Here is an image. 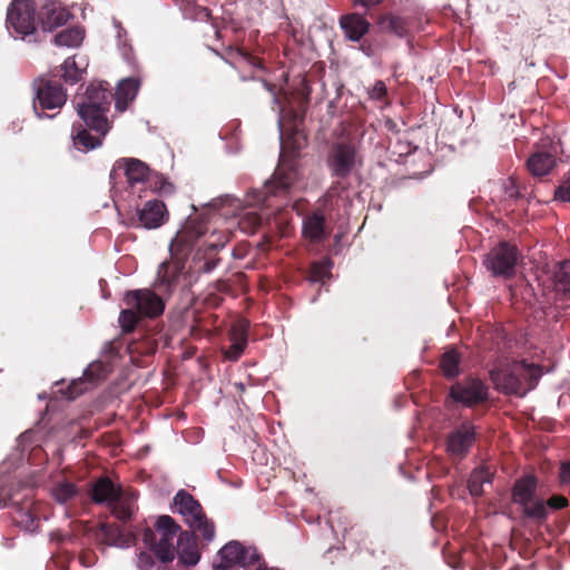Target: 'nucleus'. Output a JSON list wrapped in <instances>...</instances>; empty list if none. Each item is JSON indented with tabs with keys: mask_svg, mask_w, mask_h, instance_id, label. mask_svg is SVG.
<instances>
[{
	"mask_svg": "<svg viewBox=\"0 0 570 570\" xmlns=\"http://www.w3.org/2000/svg\"><path fill=\"white\" fill-rule=\"evenodd\" d=\"M204 236L205 238L198 245L193 263L198 272L210 273L219 263L218 252L225 247L228 242V235L225 232L213 229L208 234L207 225L197 218H188L183 229L178 230L176 237L171 240L169 250L171 257L164 261L157 272V282L170 289L175 286L184 272L185 264L177 257L179 252H184L191 245L194 239Z\"/></svg>",
	"mask_w": 570,
	"mask_h": 570,
	"instance_id": "1",
	"label": "nucleus"
},
{
	"mask_svg": "<svg viewBox=\"0 0 570 570\" xmlns=\"http://www.w3.org/2000/svg\"><path fill=\"white\" fill-rule=\"evenodd\" d=\"M298 176L296 161L281 154L279 164L272 179L266 181L264 191H259L254 200L248 199L247 206H243L239 199L226 196L213 199L206 205V208L216 210L219 217L237 218L239 228L244 233L250 234L265 219V215L257 212L254 203L263 204L271 195L286 194L298 180Z\"/></svg>",
	"mask_w": 570,
	"mask_h": 570,
	"instance_id": "2",
	"label": "nucleus"
},
{
	"mask_svg": "<svg viewBox=\"0 0 570 570\" xmlns=\"http://www.w3.org/2000/svg\"><path fill=\"white\" fill-rule=\"evenodd\" d=\"M111 88L106 81L91 82L83 101L77 102V111L83 122L105 136L109 131L107 111L111 102Z\"/></svg>",
	"mask_w": 570,
	"mask_h": 570,
	"instance_id": "3",
	"label": "nucleus"
},
{
	"mask_svg": "<svg viewBox=\"0 0 570 570\" xmlns=\"http://www.w3.org/2000/svg\"><path fill=\"white\" fill-rule=\"evenodd\" d=\"M541 375L542 371L539 366L524 361L513 362L504 368L491 371V379L498 390L518 396H524L533 390Z\"/></svg>",
	"mask_w": 570,
	"mask_h": 570,
	"instance_id": "4",
	"label": "nucleus"
},
{
	"mask_svg": "<svg viewBox=\"0 0 570 570\" xmlns=\"http://www.w3.org/2000/svg\"><path fill=\"white\" fill-rule=\"evenodd\" d=\"M90 495L95 503L106 504L121 521L129 520L137 510V493L130 489H122L108 478L98 479L92 484Z\"/></svg>",
	"mask_w": 570,
	"mask_h": 570,
	"instance_id": "5",
	"label": "nucleus"
},
{
	"mask_svg": "<svg viewBox=\"0 0 570 570\" xmlns=\"http://www.w3.org/2000/svg\"><path fill=\"white\" fill-rule=\"evenodd\" d=\"M174 508L186 524L209 543L215 539V524L203 511L200 503L187 491L179 490L174 497Z\"/></svg>",
	"mask_w": 570,
	"mask_h": 570,
	"instance_id": "6",
	"label": "nucleus"
},
{
	"mask_svg": "<svg viewBox=\"0 0 570 570\" xmlns=\"http://www.w3.org/2000/svg\"><path fill=\"white\" fill-rule=\"evenodd\" d=\"M264 563L256 548L229 541L218 551L214 567L216 570H261Z\"/></svg>",
	"mask_w": 570,
	"mask_h": 570,
	"instance_id": "7",
	"label": "nucleus"
},
{
	"mask_svg": "<svg viewBox=\"0 0 570 570\" xmlns=\"http://www.w3.org/2000/svg\"><path fill=\"white\" fill-rule=\"evenodd\" d=\"M35 98L32 108L38 118L45 110L60 109L67 100L62 86L55 80L40 78L33 82Z\"/></svg>",
	"mask_w": 570,
	"mask_h": 570,
	"instance_id": "8",
	"label": "nucleus"
},
{
	"mask_svg": "<svg viewBox=\"0 0 570 570\" xmlns=\"http://www.w3.org/2000/svg\"><path fill=\"white\" fill-rule=\"evenodd\" d=\"M7 29L16 38L23 39L36 30L35 3L31 0H14L7 11Z\"/></svg>",
	"mask_w": 570,
	"mask_h": 570,
	"instance_id": "9",
	"label": "nucleus"
},
{
	"mask_svg": "<svg viewBox=\"0 0 570 570\" xmlns=\"http://www.w3.org/2000/svg\"><path fill=\"white\" fill-rule=\"evenodd\" d=\"M518 249L508 243L494 247L484 258V264L495 276L509 277L514 273Z\"/></svg>",
	"mask_w": 570,
	"mask_h": 570,
	"instance_id": "10",
	"label": "nucleus"
},
{
	"mask_svg": "<svg viewBox=\"0 0 570 570\" xmlns=\"http://www.w3.org/2000/svg\"><path fill=\"white\" fill-rule=\"evenodd\" d=\"M155 527L160 535L154 546L156 556L161 562L173 561L175 558L174 541L180 527L169 515L159 517Z\"/></svg>",
	"mask_w": 570,
	"mask_h": 570,
	"instance_id": "11",
	"label": "nucleus"
},
{
	"mask_svg": "<svg viewBox=\"0 0 570 570\" xmlns=\"http://www.w3.org/2000/svg\"><path fill=\"white\" fill-rule=\"evenodd\" d=\"M168 218V212L165 204L160 200H148L136 214L129 218L130 227H142L155 229L160 227Z\"/></svg>",
	"mask_w": 570,
	"mask_h": 570,
	"instance_id": "12",
	"label": "nucleus"
},
{
	"mask_svg": "<svg viewBox=\"0 0 570 570\" xmlns=\"http://www.w3.org/2000/svg\"><path fill=\"white\" fill-rule=\"evenodd\" d=\"M357 163L355 148L345 142L333 145L327 158V165L333 176L347 177Z\"/></svg>",
	"mask_w": 570,
	"mask_h": 570,
	"instance_id": "13",
	"label": "nucleus"
},
{
	"mask_svg": "<svg viewBox=\"0 0 570 570\" xmlns=\"http://www.w3.org/2000/svg\"><path fill=\"white\" fill-rule=\"evenodd\" d=\"M127 306L135 307L137 313L144 317H156L164 312L163 299L150 289H136L126 293Z\"/></svg>",
	"mask_w": 570,
	"mask_h": 570,
	"instance_id": "14",
	"label": "nucleus"
},
{
	"mask_svg": "<svg viewBox=\"0 0 570 570\" xmlns=\"http://www.w3.org/2000/svg\"><path fill=\"white\" fill-rule=\"evenodd\" d=\"M110 371L111 367L106 362L95 361L90 363L83 371V377L72 381L68 386L67 391L65 392L66 397L68 400L76 399L88 389V384H96L101 380H105Z\"/></svg>",
	"mask_w": 570,
	"mask_h": 570,
	"instance_id": "15",
	"label": "nucleus"
},
{
	"mask_svg": "<svg viewBox=\"0 0 570 570\" xmlns=\"http://www.w3.org/2000/svg\"><path fill=\"white\" fill-rule=\"evenodd\" d=\"M451 397L466 406H473L488 399L485 385L476 379H468L451 387Z\"/></svg>",
	"mask_w": 570,
	"mask_h": 570,
	"instance_id": "16",
	"label": "nucleus"
},
{
	"mask_svg": "<svg viewBox=\"0 0 570 570\" xmlns=\"http://www.w3.org/2000/svg\"><path fill=\"white\" fill-rule=\"evenodd\" d=\"M475 440L474 426L464 423L453 431L446 442V451L452 458H463Z\"/></svg>",
	"mask_w": 570,
	"mask_h": 570,
	"instance_id": "17",
	"label": "nucleus"
},
{
	"mask_svg": "<svg viewBox=\"0 0 570 570\" xmlns=\"http://www.w3.org/2000/svg\"><path fill=\"white\" fill-rule=\"evenodd\" d=\"M70 18L69 12L55 0H46L39 12V23L43 31H52L53 29L65 24Z\"/></svg>",
	"mask_w": 570,
	"mask_h": 570,
	"instance_id": "18",
	"label": "nucleus"
},
{
	"mask_svg": "<svg viewBox=\"0 0 570 570\" xmlns=\"http://www.w3.org/2000/svg\"><path fill=\"white\" fill-rule=\"evenodd\" d=\"M122 169L130 186L149 181L150 169L144 161L136 158H121L116 161L110 176L117 170Z\"/></svg>",
	"mask_w": 570,
	"mask_h": 570,
	"instance_id": "19",
	"label": "nucleus"
},
{
	"mask_svg": "<svg viewBox=\"0 0 570 570\" xmlns=\"http://www.w3.org/2000/svg\"><path fill=\"white\" fill-rule=\"evenodd\" d=\"M249 323L245 318L236 321L230 328V346L224 352L229 361H237L247 345V331Z\"/></svg>",
	"mask_w": 570,
	"mask_h": 570,
	"instance_id": "20",
	"label": "nucleus"
},
{
	"mask_svg": "<svg viewBox=\"0 0 570 570\" xmlns=\"http://www.w3.org/2000/svg\"><path fill=\"white\" fill-rule=\"evenodd\" d=\"M177 553L179 561L187 567L196 566L199 562L200 553L194 531H184L179 534Z\"/></svg>",
	"mask_w": 570,
	"mask_h": 570,
	"instance_id": "21",
	"label": "nucleus"
},
{
	"mask_svg": "<svg viewBox=\"0 0 570 570\" xmlns=\"http://www.w3.org/2000/svg\"><path fill=\"white\" fill-rule=\"evenodd\" d=\"M345 37L354 42L360 41L370 30V22L361 14L347 13L340 19Z\"/></svg>",
	"mask_w": 570,
	"mask_h": 570,
	"instance_id": "22",
	"label": "nucleus"
},
{
	"mask_svg": "<svg viewBox=\"0 0 570 570\" xmlns=\"http://www.w3.org/2000/svg\"><path fill=\"white\" fill-rule=\"evenodd\" d=\"M140 88L138 78L129 77L121 79L115 92V107L119 112H124L128 105L136 98Z\"/></svg>",
	"mask_w": 570,
	"mask_h": 570,
	"instance_id": "23",
	"label": "nucleus"
},
{
	"mask_svg": "<svg viewBox=\"0 0 570 570\" xmlns=\"http://www.w3.org/2000/svg\"><path fill=\"white\" fill-rule=\"evenodd\" d=\"M557 158L551 151H537L527 161L528 170L535 177L548 175L554 167Z\"/></svg>",
	"mask_w": 570,
	"mask_h": 570,
	"instance_id": "24",
	"label": "nucleus"
},
{
	"mask_svg": "<svg viewBox=\"0 0 570 570\" xmlns=\"http://www.w3.org/2000/svg\"><path fill=\"white\" fill-rule=\"evenodd\" d=\"M303 236L313 242L321 243L326 238L325 218L321 213H313L303 220Z\"/></svg>",
	"mask_w": 570,
	"mask_h": 570,
	"instance_id": "25",
	"label": "nucleus"
},
{
	"mask_svg": "<svg viewBox=\"0 0 570 570\" xmlns=\"http://www.w3.org/2000/svg\"><path fill=\"white\" fill-rule=\"evenodd\" d=\"M50 494L57 503L67 504L78 497L79 489L72 481L66 478H58L50 487Z\"/></svg>",
	"mask_w": 570,
	"mask_h": 570,
	"instance_id": "26",
	"label": "nucleus"
},
{
	"mask_svg": "<svg viewBox=\"0 0 570 570\" xmlns=\"http://www.w3.org/2000/svg\"><path fill=\"white\" fill-rule=\"evenodd\" d=\"M377 26L382 32L392 33L400 38L405 37L407 33L406 18L392 12L379 16Z\"/></svg>",
	"mask_w": 570,
	"mask_h": 570,
	"instance_id": "27",
	"label": "nucleus"
},
{
	"mask_svg": "<svg viewBox=\"0 0 570 570\" xmlns=\"http://www.w3.org/2000/svg\"><path fill=\"white\" fill-rule=\"evenodd\" d=\"M102 541L110 547L127 549L135 542V537L131 533H126L117 527L102 524L101 525Z\"/></svg>",
	"mask_w": 570,
	"mask_h": 570,
	"instance_id": "28",
	"label": "nucleus"
},
{
	"mask_svg": "<svg viewBox=\"0 0 570 570\" xmlns=\"http://www.w3.org/2000/svg\"><path fill=\"white\" fill-rule=\"evenodd\" d=\"M71 140L75 149L81 153H88L101 146L102 139L95 137L81 126H73L71 130Z\"/></svg>",
	"mask_w": 570,
	"mask_h": 570,
	"instance_id": "29",
	"label": "nucleus"
},
{
	"mask_svg": "<svg viewBox=\"0 0 570 570\" xmlns=\"http://www.w3.org/2000/svg\"><path fill=\"white\" fill-rule=\"evenodd\" d=\"M537 479L533 475H527L518 480L513 487L512 500L517 504L527 503L537 497Z\"/></svg>",
	"mask_w": 570,
	"mask_h": 570,
	"instance_id": "30",
	"label": "nucleus"
},
{
	"mask_svg": "<svg viewBox=\"0 0 570 570\" xmlns=\"http://www.w3.org/2000/svg\"><path fill=\"white\" fill-rule=\"evenodd\" d=\"M83 37V30L79 27H73L56 35L53 41L59 47L76 48L81 45Z\"/></svg>",
	"mask_w": 570,
	"mask_h": 570,
	"instance_id": "31",
	"label": "nucleus"
},
{
	"mask_svg": "<svg viewBox=\"0 0 570 570\" xmlns=\"http://www.w3.org/2000/svg\"><path fill=\"white\" fill-rule=\"evenodd\" d=\"M492 474L484 468L475 469L468 481L470 494L479 497L483 493V484L491 483Z\"/></svg>",
	"mask_w": 570,
	"mask_h": 570,
	"instance_id": "32",
	"label": "nucleus"
},
{
	"mask_svg": "<svg viewBox=\"0 0 570 570\" xmlns=\"http://www.w3.org/2000/svg\"><path fill=\"white\" fill-rule=\"evenodd\" d=\"M524 515L535 521H543L547 518L548 510L546 502L539 497H534L527 503L520 504Z\"/></svg>",
	"mask_w": 570,
	"mask_h": 570,
	"instance_id": "33",
	"label": "nucleus"
},
{
	"mask_svg": "<svg viewBox=\"0 0 570 570\" xmlns=\"http://www.w3.org/2000/svg\"><path fill=\"white\" fill-rule=\"evenodd\" d=\"M554 287L557 292L570 296V262H562L554 273Z\"/></svg>",
	"mask_w": 570,
	"mask_h": 570,
	"instance_id": "34",
	"label": "nucleus"
},
{
	"mask_svg": "<svg viewBox=\"0 0 570 570\" xmlns=\"http://www.w3.org/2000/svg\"><path fill=\"white\" fill-rule=\"evenodd\" d=\"M459 355L455 351L444 353L441 360V368L445 376L453 377L459 374Z\"/></svg>",
	"mask_w": 570,
	"mask_h": 570,
	"instance_id": "35",
	"label": "nucleus"
},
{
	"mask_svg": "<svg viewBox=\"0 0 570 570\" xmlns=\"http://www.w3.org/2000/svg\"><path fill=\"white\" fill-rule=\"evenodd\" d=\"M61 77L66 82L76 83L80 79L81 69L78 67L75 57L67 58L61 65Z\"/></svg>",
	"mask_w": 570,
	"mask_h": 570,
	"instance_id": "36",
	"label": "nucleus"
},
{
	"mask_svg": "<svg viewBox=\"0 0 570 570\" xmlns=\"http://www.w3.org/2000/svg\"><path fill=\"white\" fill-rule=\"evenodd\" d=\"M140 317L135 307L128 306L126 309L121 311L118 321L124 332H131Z\"/></svg>",
	"mask_w": 570,
	"mask_h": 570,
	"instance_id": "37",
	"label": "nucleus"
},
{
	"mask_svg": "<svg viewBox=\"0 0 570 570\" xmlns=\"http://www.w3.org/2000/svg\"><path fill=\"white\" fill-rule=\"evenodd\" d=\"M332 265L333 264L330 259H324L322 262L314 263L311 269V282H324L325 278L331 276Z\"/></svg>",
	"mask_w": 570,
	"mask_h": 570,
	"instance_id": "38",
	"label": "nucleus"
},
{
	"mask_svg": "<svg viewBox=\"0 0 570 570\" xmlns=\"http://www.w3.org/2000/svg\"><path fill=\"white\" fill-rule=\"evenodd\" d=\"M233 59H234L235 65H239V63L244 62L254 68L261 67L259 61L255 57H253L248 52H245L240 49L235 50V52L233 53Z\"/></svg>",
	"mask_w": 570,
	"mask_h": 570,
	"instance_id": "39",
	"label": "nucleus"
},
{
	"mask_svg": "<svg viewBox=\"0 0 570 570\" xmlns=\"http://www.w3.org/2000/svg\"><path fill=\"white\" fill-rule=\"evenodd\" d=\"M149 186L161 194H171L174 191L173 184L166 180L161 175H156L154 183H149Z\"/></svg>",
	"mask_w": 570,
	"mask_h": 570,
	"instance_id": "40",
	"label": "nucleus"
},
{
	"mask_svg": "<svg viewBox=\"0 0 570 570\" xmlns=\"http://www.w3.org/2000/svg\"><path fill=\"white\" fill-rule=\"evenodd\" d=\"M136 566L138 570H151L155 566L153 554L149 552L138 553Z\"/></svg>",
	"mask_w": 570,
	"mask_h": 570,
	"instance_id": "41",
	"label": "nucleus"
},
{
	"mask_svg": "<svg viewBox=\"0 0 570 570\" xmlns=\"http://www.w3.org/2000/svg\"><path fill=\"white\" fill-rule=\"evenodd\" d=\"M556 199L570 202V173L556 190Z\"/></svg>",
	"mask_w": 570,
	"mask_h": 570,
	"instance_id": "42",
	"label": "nucleus"
},
{
	"mask_svg": "<svg viewBox=\"0 0 570 570\" xmlns=\"http://www.w3.org/2000/svg\"><path fill=\"white\" fill-rule=\"evenodd\" d=\"M386 94V86L383 81L379 80L370 89L368 95L374 100H381Z\"/></svg>",
	"mask_w": 570,
	"mask_h": 570,
	"instance_id": "43",
	"label": "nucleus"
},
{
	"mask_svg": "<svg viewBox=\"0 0 570 570\" xmlns=\"http://www.w3.org/2000/svg\"><path fill=\"white\" fill-rule=\"evenodd\" d=\"M345 187L341 183H335L324 195V202L330 203L335 197H340L341 193L344 191Z\"/></svg>",
	"mask_w": 570,
	"mask_h": 570,
	"instance_id": "44",
	"label": "nucleus"
},
{
	"mask_svg": "<svg viewBox=\"0 0 570 570\" xmlns=\"http://www.w3.org/2000/svg\"><path fill=\"white\" fill-rule=\"evenodd\" d=\"M547 505H549L552 509H562L568 505V500L562 495H553L548 500L546 507Z\"/></svg>",
	"mask_w": 570,
	"mask_h": 570,
	"instance_id": "45",
	"label": "nucleus"
},
{
	"mask_svg": "<svg viewBox=\"0 0 570 570\" xmlns=\"http://www.w3.org/2000/svg\"><path fill=\"white\" fill-rule=\"evenodd\" d=\"M504 195H505V197L511 198V199L518 197L519 191L517 190L515 184L512 179H509L504 184Z\"/></svg>",
	"mask_w": 570,
	"mask_h": 570,
	"instance_id": "46",
	"label": "nucleus"
},
{
	"mask_svg": "<svg viewBox=\"0 0 570 570\" xmlns=\"http://www.w3.org/2000/svg\"><path fill=\"white\" fill-rule=\"evenodd\" d=\"M560 482L562 484H570V461L562 463L560 468Z\"/></svg>",
	"mask_w": 570,
	"mask_h": 570,
	"instance_id": "47",
	"label": "nucleus"
},
{
	"mask_svg": "<svg viewBox=\"0 0 570 570\" xmlns=\"http://www.w3.org/2000/svg\"><path fill=\"white\" fill-rule=\"evenodd\" d=\"M355 6L370 9L381 3L382 0H352Z\"/></svg>",
	"mask_w": 570,
	"mask_h": 570,
	"instance_id": "48",
	"label": "nucleus"
},
{
	"mask_svg": "<svg viewBox=\"0 0 570 570\" xmlns=\"http://www.w3.org/2000/svg\"><path fill=\"white\" fill-rule=\"evenodd\" d=\"M80 561L85 567H91L94 564V560H91L87 554L81 556Z\"/></svg>",
	"mask_w": 570,
	"mask_h": 570,
	"instance_id": "49",
	"label": "nucleus"
},
{
	"mask_svg": "<svg viewBox=\"0 0 570 570\" xmlns=\"http://www.w3.org/2000/svg\"><path fill=\"white\" fill-rule=\"evenodd\" d=\"M23 515L27 517L28 521L30 522V524H27V528L31 529L33 520L30 518V514L28 512L23 513Z\"/></svg>",
	"mask_w": 570,
	"mask_h": 570,
	"instance_id": "50",
	"label": "nucleus"
},
{
	"mask_svg": "<svg viewBox=\"0 0 570 570\" xmlns=\"http://www.w3.org/2000/svg\"><path fill=\"white\" fill-rule=\"evenodd\" d=\"M235 387H236L237 390H239V391H244V389H245V386H244V384H243V383H236V384H235Z\"/></svg>",
	"mask_w": 570,
	"mask_h": 570,
	"instance_id": "51",
	"label": "nucleus"
},
{
	"mask_svg": "<svg viewBox=\"0 0 570 570\" xmlns=\"http://www.w3.org/2000/svg\"><path fill=\"white\" fill-rule=\"evenodd\" d=\"M8 505L6 500L0 499V509H3Z\"/></svg>",
	"mask_w": 570,
	"mask_h": 570,
	"instance_id": "52",
	"label": "nucleus"
},
{
	"mask_svg": "<svg viewBox=\"0 0 570 570\" xmlns=\"http://www.w3.org/2000/svg\"><path fill=\"white\" fill-rule=\"evenodd\" d=\"M284 112V108H281L279 109V115ZM278 127L281 128L282 127V119H281V116L278 117Z\"/></svg>",
	"mask_w": 570,
	"mask_h": 570,
	"instance_id": "53",
	"label": "nucleus"
},
{
	"mask_svg": "<svg viewBox=\"0 0 570 570\" xmlns=\"http://www.w3.org/2000/svg\"><path fill=\"white\" fill-rule=\"evenodd\" d=\"M151 534H153L151 530H147L145 533V540L147 541L149 535H151Z\"/></svg>",
	"mask_w": 570,
	"mask_h": 570,
	"instance_id": "54",
	"label": "nucleus"
},
{
	"mask_svg": "<svg viewBox=\"0 0 570 570\" xmlns=\"http://www.w3.org/2000/svg\"><path fill=\"white\" fill-rule=\"evenodd\" d=\"M261 570H278V569L267 568L266 564L264 563V566H263V568Z\"/></svg>",
	"mask_w": 570,
	"mask_h": 570,
	"instance_id": "55",
	"label": "nucleus"
},
{
	"mask_svg": "<svg viewBox=\"0 0 570 570\" xmlns=\"http://www.w3.org/2000/svg\"><path fill=\"white\" fill-rule=\"evenodd\" d=\"M274 102H275V104H279V99H278V97H276L275 95H274Z\"/></svg>",
	"mask_w": 570,
	"mask_h": 570,
	"instance_id": "56",
	"label": "nucleus"
},
{
	"mask_svg": "<svg viewBox=\"0 0 570 570\" xmlns=\"http://www.w3.org/2000/svg\"><path fill=\"white\" fill-rule=\"evenodd\" d=\"M116 27L118 28V37H120L121 36L120 27L118 24H116Z\"/></svg>",
	"mask_w": 570,
	"mask_h": 570,
	"instance_id": "57",
	"label": "nucleus"
}]
</instances>
